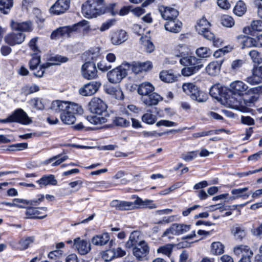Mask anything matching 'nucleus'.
<instances>
[{
	"instance_id": "1",
	"label": "nucleus",
	"mask_w": 262,
	"mask_h": 262,
	"mask_svg": "<svg viewBox=\"0 0 262 262\" xmlns=\"http://www.w3.org/2000/svg\"><path fill=\"white\" fill-rule=\"evenodd\" d=\"M90 111L97 115L88 116L86 119L91 123L97 125L104 123L107 121L109 115L106 112L107 105L101 99L93 98L89 103Z\"/></svg>"
},
{
	"instance_id": "2",
	"label": "nucleus",
	"mask_w": 262,
	"mask_h": 262,
	"mask_svg": "<svg viewBox=\"0 0 262 262\" xmlns=\"http://www.w3.org/2000/svg\"><path fill=\"white\" fill-rule=\"evenodd\" d=\"M242 96L235 95L230 93L225 96L226 102L231 107L239 110L242 112H249L251 111L250 107L254 105V103L257 100L258 97L252 96L248 98L243 99Z\"/></svg>"
},
{
	"instance_id": "3",
	"label": "nucleus",
	"mask_w": 262,
	"mask_h": 262,
	"mask_svg": "<svg viewBox=\"0 0 262 262\" xmlns=\"http://www.w3.org/2000/svg\"><path fill=\"white\" fill-rule=\"evenodd\" d=\"M95 52H92L90 51L87 53L88 57L86 60H88L82 66V74L83 76L87 79L95 78L97 77V70L94 62L99 56V49L96 48Z\"/></svg>"
},
{
	"instance_id": "4",
	"label": "nucleus",
	"mask_w": 262,
	"mask_h": 262,
	"mask_svg": "<svg viewBox=\"0 0 262 262\" xmlns=\"http://www.w3.org/2000/svg\"><path fill=\"white\" fill-rule=\"evenodd\" d=\"M103 0H89L82 6V13L87 18H93L105 13L104 9L102 8Z\"/></svg>"
},
{
	"instance_id": "5",
	"label": "nucleus",
	"mask_w": 262,
	"mask_h": 262,
	"mask_svg": "<svg viewBox=\"0 0 262 262\" xmlns=\"http://www.w3.org/2000/svg\"><path fill=\"white\" fill-rule=\"evenodd\" d=\"M130 68V65L129 63L123 62L120 66L107 73V77L108 81L112 83L120 82L127 76Z\"/></svg>"
},
{
	"instance_id": "6",
	"label": "nucleus",
	"mask_w": 262,
	"mask_h": 262,
	"mask_svg": "<svg viewBox=\"0 0 262 262\" xmlns=\"http://www.w3.org/2000/svg\"><path fill=\"white\" fill-rule=\"evenodd\" d=\"M83 112L81 106L73 103L68 107L63 113L60 115V119L64 124H73L76 120L75 115H81Z\"/></svg>"
},
{
	"instance_id": "7",
	"label": "nucleus",
	"mask_w": 262,
	"mask_h": 262,
	"mask_svg": "<svg viewBox=\"0 0 262 262\" xmlns=\"http://www.w3.org/2000/svg\"><path fill=\"white\" fill-rule=\"evenodd\" d=\"M185 46H180L178 51H176L174 53L176 56L180 58V62L182 65L185 67L203 65L201 59H198L193 56H188L187 53L185 51Z\"/></svg>"
},
{
	"instance_id": "8",
	"label": "nucleus",
	"mask_w": 262,
	"mask_h": 262,
	"mask_svg": "<svg viewBox=\"0 0 262 262\" xmlns=\"http://www.w3.org/2000/svg\"><path fill=\"white\" fill-rule=\"evenodd\" d=\"M182 89L183 91L189 95L192 99L199 102H205L207 99V95L200 91L198 86L192 83H184Z\"/></svg>"
},
{
	"instance_id": "9",
	"label": "nucleus",
	"mask_w": 262,
	"mask_h": 262,
	"mask_svg": "<svg viewBox=\"0 0 262 262\" xmlns=\"http://www.w3.org/2000/svg\"><path fill=\"white\" fill-rule=\"evenodd\" d=\"M31 122L27 114L21 108L16 110L12 115L6 119H1L0 123H8L17 122L22 124H28Z\"/></svg>"
},
{
	"instance_id": "10",
	"label": "nucleus",
	"mask_w": 262,
	"mask_h": 262,
	"mask_svg": "<svg viewBox=\"0 0 262 262\" xmlns=\"http://www.w3.org/2000/svg\"><path fill=\"white\" fill-rule=\"evenodd\" d=\"M210 23L205 17H203L197 23L195 29L199 34L203 35L205 38L211 40L214 38V35L210 31Z\"/></svg>"
},
{
	"instance_id": "11",
	"label": "nucleus",
	"mask_w": 262,
	"mask_h": 262,
	"mask_svg": "<svg viewBox=\"0 0 262 262\" xmlns=\"http://www.w3.org/2000/svg\"><path fill=\"white\" fill-rule=\"evenodd\" d=\"M88 24V21L83 20L71 27L65 26L59 27L61 37L64 38L70 37L71 33L78 30L81 27H84V30L86 29L89 27Z\"/></svg>"
},
{
	"instance_id": "12",
	"label": "nucleus",
	"mask_w": 262,
	"mask_h": 262,
	"mask_svg": "<svg viewBox=\"0 0 262 262\" xmlns=\"http://www.w3.org/2000/svg\"><path fill=\"white\" fill-rule=\"evenodd\" d=\"M25 37L23 33L15 31L7 34L4 37V40L9 45L13 46L21 44L25 40Z\"/></svg>"
},
{
	"instance_id": "13",
	"label": "nucleus",
	"mask_w": 262,
	"mask_h": 262,
	"mask_svg": "<svg viewBox=\"0 0 262 262\" xmlns=\"http://www.w3.org/2000/svg\"><path fill=\"white\" fill-rule=\"evenodd\" d=\"M101 84L98 81H91L84 84L79 90L80 95L84 96H92L95 94L99 89Z\"/></svg>"
},
{
	"instance_id": "14",
	"label": "nucleus",
	"mask_w": 262,
	"mask_h": 262,
	"mask_svg": "<svg viewBox=\"0 0 262 262\" xmlns=\"http://www.w3.org/2000/svg\"><path fill=\"white\" fill-rule=\"evenodd\" d=\"M70 0H57L56 3L51 7L50 12L51 13L60 15L64 13L70 7Z\"/></svg>"
},
{
	"instance_id": "15",
	"label": "nucleus",
	"mask_w": 262,
	"mask_h": 262,
	"mask_svg": "<svg viewBox=\"0 0 262 262\" xmlns=\"http://www.w3.org/2000/svg\"><path fill=\"white\" fill-rule=\"evenodd\" d=\"M125 255V251L120 247L106 250L102 253V257L105 261H110L113 258Z\"/></svg>"
},
{
	"instance_id": "16",
	"label": "nucleus",
	"mask_w": 262,
	"mask_h": 262,
	"mask_svg": "<svg viewBox=\"0 0 262 262\" xmlns=\"http://www.w3.org/2000/svg\"><path fill=\"white\" fill-rule=\"evenodd\" d=\"M252 75L248 76L245 81L251 85H255L262 82V66L254 67Z\"/></svg>"
},
{
	"instance_id": "17",
	"label": "nucleus",
	"mask_w": 262,
	"mask_h": 262,
	"mask_svg": "<svg viewBox=\"0 0 262 262\" xmlns=\"http://www.w3.org/2000/svg\"><path fill=\"white\" fill-rule=\"evenodd\" d=\"M132 209L148 208L149 209H154L156 208V205L152 203V201L150 200H145L143 201L139 197L136 195H132Z\"/></svg>"
},
{
	"instance_id": "18",
	"label": "nucleus",
	"mask_w": 262,
	"mask_h": 262,
	"mask_svg": "<svg viewBox=\"0 0 262 262\" xmlns=\"http://www.w3.org/2000/svg\"><path fill=\"white\" fill-rule=\"evenodd\" d=\"M109 242V246H113L114 241L110 240V236L108 233L104 232L101 234L96 235L92 239V244L95 246H104Z\"/></svg>"
},
{
	"instance_id": "19",
	"label": "nucleus",
	"mask_w": 262,
	"mask_h": 262,
	"mask_svg": "<svg viewBox=\"0 0 262 262\" xmlns=\"http://www.w3.org/2000/svg\"><path fill=\"white\" fill-rule=\"evenodd\" d=\"M162 100V97L158 93L154 92V91L145 96L141 97L143 103L149 106L157 105Z\"/></svg>"
},
{
	"instance_id": "20",
	"label": "nucleus",
	"mask_w": 262,
	"mask_h": 262,
	"mask_svg": "<svg viewBox=\"0 0 262 262\" xmlns=\"http://www.w3.org/2000/svg\"><path fill=\"white\" fill-rule=\"evenodd\" d=\"M231 233L236 240L242 241L247 235L246 228L241 224L233 225L230 229Z\"/></svg>"
},
{
	"instance_id": "21",
	"label": "nucleus",
	"mask_w": 262,
	"mask_h": 262,
	"mask_svg": "<svg viewBox=\"0 0 262 262\" xmlns=\"http://www.w3.org/2000/svg\"><path fill=\"white\" fill-rule=\"evenodd\" d=\"M248 89V85L242 81H236L230 84V93L235 95L243 96Z\"/></svg>"
},
{
	"instance_id": "22",
	"label": "nucleus",
	"mask_w": 262,
	"mask_h": 262,
	"mask_svg": "<svg viewBox=\"0 0 262 262\" xmlns=\"http://www.w3.org/2000/svg\"><path fill=\"white\" fill-rule=\"evenodd\" d=\"M47 211V208L43 207H30L27 208L26 214L28 218L42 219L47 216V214L42 216H39L42 211L46 212Z\"/></svg>"
},
{
	"instance_id": "23",
	"label": "nucleus",
	"mask_w": 262,
	"mask_h": 262,
	"mask_svg": "<svg viewBox=\"0 0 262 262\" xmlns=\"http://www.w3.org/2000/svg\"><path fill=\"white\" fill-rule=\"evenodd\" d=\"M162 18L167 21L177 18L179 12L176 9L170 7H163L160 9Z\"/></svg>"
},
{
	"instance_id": "24",
	"label": "nucleus",
	"mask_w": 262,
	"mask_h": 262,
	"mask_svg": "<svg viewBox=\"0 0 262 262\" xmlns=\"http://www.w3.org/2000/svg\"><path fill=\"white\" fill-rule=\"evenodd\" d=\"M73 103L68 101L56 100L52 102L50 109L55 113H60L61 114L65 110L70 106V105Z\"/></svg>"
},
{
	"instance_id": "25",
	"label": "nucleus",
	"mask_w": 262,
	"mask_h": 262,
	"mask_svg": "<svg viewBox=\"0 0 262 262\" xmlns=\"http://www.w3.org/2000/svg\"><path fill=\"white\" fill-rule=\"evenodd\" d=\"M11 27L13 30L22 33L32 31V24L30 21L19 23L12 21Z\"/></svg>"
},
{
	"instance_id": "26",
	"label": "nucleus",
	"mask_w": 262,
	"mask_h": 262,
	"mask_svg": "<svg viewBox=\"0 0 262 262\" xmlns=\"http://www.w3.org/2000/svg\"><path fill=\"white\" fill-rule=\"evenodd\" d=\"M127 39L126 32L123 30L114 32L111 34V42L114 45H119L126 41Z\"/></svg>"
},
{
	"instance_id": "27",
	"label": "nucleus",
	"mask_w": 262,
	"mask_h": 262,
	"mask_svg": "<svg viewBox=\"0 0 262 262\" xmlns=\"http://www.w3.org/2000/svg\"><path fill=\"white\" fill-rule=\"evenodd\" d=\"M182 26V22L177 18H176L166 21L164 25V27L166 30L172 33H177L181 31Z\"/></svg>"
},
{
	"instance_id": "28",
	"label": "nucleus",
	"mask_w": 262,
	"mask_h": 262,
	"mask_svg": "<svg viewBox=\"0 0 262 262\" xmlns=\"http://www.w3.org/2000/svg\"><path fill=\"white\" fill-rule=\"evenodd\" d=\"M137 93L142 97L145 96L155 91L154 85L148 82H145L136 85Z\"/></svg>"
},
{
	"instance_id": "29",
	"label": "nucleus",
	"mask_w": 262,
	"mask_h": 262,
	"mask_svg": "<svg viewBox=\"0 0 262 262\" xmlns=\"http://www.w3.org/2000/svg\"><path fill=\"white\" fill-rule=\"evenodd\" d=\"M49 61V62L43 63L40 66L41 69L45 70L53 65H58L61 63L66 62L68 61V58L66 57H62L60 55H56L51 57Z\"/></svg>"
},
{
	"instance_id": "30",
	"label": "nucleus",
	"mask_w": 262,
	"mask_h": 262,
	"mask_svg": "<svg viewBox=\"0 0 262 262\" xmlns=\"http://www.w3.org/2000/svg\"><path fill=\"white\" fill-rule=\"evenodd\" d=\"M234 252L237 256H242L241 258L247 257L250 259L253 254V251L249 247H235Z\"/></svg>"
},
{
	"instance_id": "31",
	"label": "nucleus",
	"mask_w": 262,
	"mask_h": 262,
	"mask_svg": "<svg viewBox=\"0 0 262 262\" xmlns=\"http://www.w3.org/2000/svg\"><path fill=\"white\" fill-rule=\"evenodd\" d=\"M248 190V187L232 189L231 192L233 196L230 198V200H235L239 198H242L243 199H247L250 194L246 192Z\"/></svg>"
},
{
	"instance_id": "32",
	"label": "nucleus",
	"mask_w": 262,
	"mask_h": 262,
	"mask_svg": "<svg viewBox=\"0 0 262 262\" xmlns=\"http://www.w3.org/2000/svg\"><path fill=\"white\" fill-rule=\"evenodd\" d=\"M37 182L40 186L47 185H56L57 184V180L55 178V176L53 174L45 175L42 176Z\"/></svg>"
},
{
	"instance_id": "33",
	"label": "nucleus",
	"mask_w": 262,
	"mask_h": 262,
	"mask_svg": "<svg viewBox=\"0 0 262 262\" xmlns=\"http://www.w3.org/2000/svg\"><path fill=\"white\" fill-rule=\"evenodd\" d=\"M148 247H135L133 250L134 255L139 260H143L149 252Z\"/></svg>"
},
{
	"instance_id": "34",
	"label": "nucleus",
	"mask_w": 262,
	"mask_h": 262,
	"mask_svg": "<svg viewBox=\"0 0 262 262\" xmlns=\"http://www.w3.org/2000/svg\"><path fill=\"white\" fill-rule=\"evenodd\" d=\"M221 63L218 61L210 62L206 68V72L210 75L214 76L219 73Z\"/></svg>"
},
{
	"instance_id": "35",
	"label": "nucleus",
	"mask_w": 262,
	"mask_h": 262,
	"mask_svg": "<svg viewBox=\"0 0 262 262\" xmlns=\"http://www.w3.org/2000/svg\"><path fill=\"white\" fill-rule=\"evenodd\" d=\"M160 78L164 82L170 83L175 81L176 77L171 70L163 71L160 73Z\"/></svg>"
},
{
	"instance_id": "36",
	"label": "nucleus",
	"mask_w": 262,
	"mask_h": 262,
	"mask_svg": "<svg viewBox=\"0 0 262 262\" xmlns=\"http://www.w3.org/2000/svg\"><path fill=\"white\" fill-rule=\"evenodd\" d=\"M147 246L142 238L141 233L138 231L132 232V246Z\"/></svg>"
},
{
	"instance_id": "37",
	"label": "nucleus",
	"mask_w": 262,
	"mask_h": 262,
	"mask_svg": "<svg viewBox=\"0 0 262 262\" xmlns=\"http://www.w3.org/2000/svg\"><path fill=\"white\" fill-rule=\"evenodd\" d=\"M13 5V0H0V11L3 14H8Z\"/></svg>"
},
{
	"instance_id": "38",
	"label": "nucleus",
	"mask_w": 262,
	"mask_h": 262,
	"mask_svg": "<svg viewBox=\"0 0 262 262\" xmlns=\"http://www.w3.org/2000/svg\"><path fill=\"white\" fill-rule=\"evenodd\" d=\"M182 225L181 224H173L170 228H168L163 234V236H166L169 234L173 235L181 234Z\"/></svg>"
},
{
	"instance_id": "39",
	"label": "nucleus",
	"mask_w": 262,
	"mask_h": 262,
	"mask_svg": "<svg viewBox=\"0 0 262 262\" xmlns=\"http://www.w3.org/2000/svg\"><path fill=\"white\" fill-rule=\"evenodd\" d=\"M203 67V65L195 66L194 67H185L181 70L182 74L184 76H189L196 73Z\"/></svg>"
},
{
	"instance_id": "40",
	"label": "nucleus",
	"mask_w": 262,
	"mask_h": 262,
	"mask_svg": "<svg viewBox=\"0 0 262 262\" xmlns=\"http://www.w3.org/2000/svg\"><path fill=\"white\" fill-rule=\"evenodd\" d=\"M247 11V7L245 4L242 1H239L236 4L234 9V13L235 15L241 16L244 15Z\"/></svg>"
},
{
	"instance_id": "41",
	"label": "nucleus",
	"mask_w": 262,
	"mask_h": 262,
	"mask_svg": "<svg viewBox=\"0 0 262 262\" xmlns=\"http://www.w3.org/2000/svg\"><path fill=\"white\" fill-rule=\"evenodd\" d=\"M142 120L143 122L148 124H154L157 120V117L151 114V111L148 110L147 113L144 114L142 117Z\"/></svg>"
},
{
	"instance_id": "42",
	"label": "nucleus",
	"mask_w": 262,
	"mask_h": 262,
	"mask_svg": "<svg viewBox=\"0 0 262 262\" xmlns=\"http://www.w3.org/2000/svg\"><path fill=\"white\" fill-rule=\"evenodd\" d=\"M221 23L223 26L231 28L234 25L235 22L231 16L228 15H224L221 18Z\"/></svg>"
},
{
	"instance_id": "43",
	"label": "nucleus",
	"mask_w": 262,
	"mask_h": 262,
	"mask_svg": "<svg viewBox=\"0 0 262 262\" xmlns=\"http://www.w3.org/2000/svg\"><path fill=\"white\" fill-rule=\"evenodd\" d=\"M196 55L201 58H207L212 54L211 50L207 47H200L195 52Z\"/></svg>"
},
{
	"instance_id": "44",
	"label": "nucleus",
	"mask_w": 262,
	"mask_h": 262,
	"mask_svg": "<svg viewBox=\"0 0 262 262\" xmlns=\"http://www.w3.org/2000/svg\"><path fill=\"white\" fill-rule=\"evenodd\" d=\"M117 6V3H111L107 6H104L103 3H102V8L104 9L105 13H110L113 16L116 15L118 13V10L116 9L115 8Z\"/></svg>"
},
{
	"instance_id": "45",
	"label": "nucleus",
	"mask_w": 262,
	"mask_h": 262,
	"mask_svg": "<svg viewBox=\"0 0 262 262\" xmlns=\"http://www.w3.org/2000/svg\"><path fill=\"white\" fill-rule=\"evenodd\" d=\"M252 61L256 63H260L262 62V54L261 53L256 50H252L249 52Z\"/></svg>"
},
{
	"instance_id": "46",
	"label": "nucleus",
	"mask_w": 262,
	"mask_h": 262,
	"mask_svg": "<svg viewBox=\"0 0 262 262\" xmlns=\"http://www.w3.org/2000/svg\"><path fill=\"white\" fill-rule=\"evenodd\" d=\"M37 38H32L29 43V47L32 51V55H38L40 51L37 45Z\"/></svg>"
},
{
	"instance_id": "47",
	"label": "nucleus",
	"mask_w": 262,
	"mask_h": 262,
	"mask_svg": "<svg viewBox=\"0 0 262 262\" xmlns=\"http://www.w3.org/2000/svg\"><path fill=\"white\" fill-rule=\"evenodd\" d=\"M60 156H61L60 155H58L53 157V158H50V159L48 160V163H51L53 160H56V161L52 164V166H55L59 165L62 162H64V161H66L67 159H68V156H64L60 158Z\"/></svg>"
},
{
	"instance_id": "48",
	"label": "nucleus",
	"mask_w": 262,
	"mask_h": 262,
	"mask_svg": "<svg viewBox=\"0 0 262 262\" xmlns=\"http://www.w3.org/2000/svg\"><path fill=\"white\" fill-rule=\"evenodd\" d=\"M39 90V88L37 85H33L31 86H25L23 88L22 92L25 95H28Z\"/></svg>"
},
{
	"instance_id": "49",
	"label": "nucleus",
	"mask_w": 262,
	"mask_h": 262,
	"mask_svg": "<svg viewBox=\"0 0 262 262\" xmlns=\"http://www.w3.org/2000/svg\"><path fill=\"white\" fill-rule=\"evenodd\" d=\"M29 103L37 110H42L44 108V105L39 98L32 99L29 101Z\"/></svg>"
},
{
	"instance_id": "50",
	"label": "nucleus",
	"mask_w": 262,
	"mask_h": 262,
	"mask_svg": "<svg viewBox=\"0 0 262 262\" xmlns=\"http://www.w3.org/2000/svg\"><path fill=\"white\" fill-rule=\"evenodd\" d=\"M245 39L243 41L244 48L256 47V39L248 36H244Z\"/></svg>"
},
{
	"instance_id": "51",
	"label": "nucleus",
	"mask_w": 262,
	"mask_h": 262,
	"mask_svg": "<svg viewBox=\"0 0 262 262\" xmlns=\"http://www.w3.org/2000/svg\"><path fill=\"white\" fill-rule=\"evenodd\" d=\"M40 56L39 55H34V56L32 57L29 62L30 69L31 70L35 69L38 65L40 63Z\"/></svg>"
},
{
	"instance_id": "52",
	"label": "nucleus",
	"mask_w": 262,
	"mask_h": 262,
	"mask_svg": "<svg viewBox=\"0 0 262 262\" xmlns=\"http://www.w3.org/2000/svg\"><path fill=\"white\" fill-rule=\"evenodd\" d=\"M114 122L117 126H120L122 127H125L128 126L129 124V121L125 118L123 117H116L114 120Z\"/></svg>"
},
{
	"instance_id": "53",
	"label": "nucleus",
	"mask_w": 262,
	"mask_h": 262,
	"mask_svg": "<svg viewBox=\"0 0 262 262\" xmlns=\"http://www.w3.org/2000/svg\"><path fill=\"white\" fill-rule=\"evenodd\" d=\"M209 93L212 97L218 99L219 97L221 95V90L217 85H214L210 88Z\"/></svg>"
},
{
	"instance_id": "54",
	"label": "nucleus",
	"mask_w": 262,
	"mask_h": 262,
	"mask_svg": "<svg viewBox=\"0 0 262 262\" xmlns=\"http://www.w3.org/2000/svg\"><path fill=\"white\" fill-rule=\"evenodd\" d=\"M28 147V144L26 143H18L12 145L10 146V148L9 150L11 151H17V150H21L27 148Z\"/></svg>"
},
{
	"instance_id": "55",
	"label": "nucleus",
	"mask_w": 262,
	"mask_h": 262,
	"mask_svg": "<svg viewBox=\"0 0 262 262\" xmlns=\"http://www.w3.org/2000/svg\"><path fill=\"white\" fill-rule=\"evenodd\" d=\"M197 156L196 151H193L187 152L185 154H182L181 158L184 160L185 161L188 162L192 160Z\"/></svg>"
},
{
	"instance_id": "56",
	"label": "nucleus",
	"mask_w": 262,
	"mask_h": 262,
	"mask_svg": "<svg viewBox=\"0 0 262 262\" xmlns=\"http://www.w3.org/2000/svg\"><path fill=\"white\" fill-rule=\"evenodd\" d=\"M172 247H160L157 250V252L170 257L172 252Z\"/></svg>"
},
{
	"instance_id": "57",
	"label": "nucleus",
	"mask_w": 262,
	"mask_h": 262,
	"mask_svg": "<svg viewBox=\"0 0 262 262\" xmlns=\"http://www.w3.org/2000/svg\"><path fill=\"white\" fill-rule=\"evenodd\" d=\"M82 184L83 181L81 180H78L69 183V185L71 188L74 189L75 191H77L82 187Z\"/></svg>"
},
{
	"instance_id": "58",
	"label": "nucleus",
	"mask_w": 262,
	"mask_h": 262,
	"mask_svg": "<svg viewBox=\"0 0 262 262\" xmlns=\"http://www.w3.org/2000/svg\"><path fill=\"white\" fill-rule=\"evenodd\" d=\"M251 27L254 31H262V20H253L251 24Z\"/></svg>"
},
{
	"instance_id": "59",
	"label": "nucleus",
	"mask_w": 262,
	"mask_h": 262,
	"mask_svg": "<svg viewBox=\"0 0 262 262\" xmlns=\"http://www.w3.org/2000/svg\"><path fill=\"white\" fill-rule=\"evenodd\" d=\"M177 125V124L174 122L166 120H162L156 123V125L157 126H175Z\"/></svg>"
},
{
	"instance_id": "60",
	"label": "nucleus",
	"mask_w": 262,
	"mask_h": 262,
	"mask_svg": "<svg viewBox=\"0 0 262 262\" xmlns=\"http://www.w3.org/2000/svg\"><path fill=\"white\" fill-rule=\"evenodd\" d=\"M98 68L102 72H105L112 68V66L105 61H101L97 64Z\"/></svg>"
},
{
	"instance_id": "61",
	"label": "nucleus",
	"mask_w": 262,
	"mask_h": 262,
	"mask_svg": "<svg viewBox=\"0 0 262 262\" xmlns=\"http://www.w3.org/2000/svg\"><path fill=\"white\" fill-rule=\"evenodd\" d=\"M102 184L100 182H86V185L89 189H97L100 187Z\"/></svg>"
},
{
	"instance_id": "62",
	"label": "nucleus",
	"mask_w": 262,
	"mask_h": 262,
	"mask_svg": "<svg viewBox=\"0 0 262 262\" xmlns=\"http://www.w3.org/2000/svg\"><path fill=\"white\" fill-rule=\"evenodd\" d=\"M140 67L139 69L141 70V72L142 71H147L152 68V63L149 61L144 62H140Z\"/></svg>"
},
{
	"instance_id": "63",
	"label": "nucleus",
	"mask_w": 262,
	"mask_h": 262,
	"mask_svg": "<svg viewBox=\"0 0 262 262\" xmlns=\"http://www.w3.org/2000/svg\"><path fill=\"white\" fill-rule=\"evenodd\" d=\"M144 7H137L136 8H133L132 7V13L137 17H139L144 14L145 12V10L143 9Z\"/></svg>"
},
{
	"instance_id": "64",
	"label": "nucleus",
	"mask_w": 262,
	"mask_h": 262,
	"mask_svg": "<svg viewBox=\"0 0 262 262\" xmlns=\"http://www.w3.org/2000/svg\"><path fill=\"white\" fill-rule=\"evenodd\" d=\"M210 252L215 255H221L224 252V247H212Z\"/></svg>"
}]
</instances>
